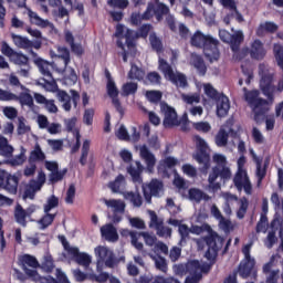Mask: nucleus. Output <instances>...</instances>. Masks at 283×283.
Listing matches in <instances>:
<instances>
[{"label": "nucleus", "mask_w": 283, "mask_h": 283, "mask_svg": "<svg viewBox=\"0 0 283 283\" xmlns=\"http://www.w3.org/2000/svg\"><path fill=\"white\" fill-rule=\"evenodd\" d=\"M220 1L224 8H228V10L231 11V17H234V19H237L239 23L244 21V18H242V14L238 11V8L235 7L234 0H220Z\"/></svg>", "instance_id": "7c9ffc66"}, {"label": "nucleus", "mask_w": 283, "mask_h": 283, "mask_svg": "<svg viewBox=\"0 0 283 283\" xmlns=\"http://www.w3.org/2000/svg\"><path fill=\"white\" fill-rule=\"evenodd\" d=\"M90 145L91 142L88 139H85L82 146V156L80 159L81 165H85L87 160V155L90 154Z\"/></svg>", "instance_id": "e2e57ef3"}, {"label": "nucleus", "mask_w": 283, "mask_h": 283, "mask_svg": "<svg viewBox=\"0 0 283 283\" xmlns=\"http://www.w3.org/2000/svg\"><path fill=\"white\" fill-rule=\"evenodd\" d=\"M161 113L164 114V126L165 127H176L180 125V119H178V114L176 109L166 103L160 104Z\"/></svg>", "instance_id": "dca6fc26"}, {"label": "nucleus", "mask_w": 283, "mask_h": 283, "mask_svg": "<svg viewBox=\"0 0 283 283\" xmlns=\"http://www.w3.org/2000/svg\"><path fill=\"white\" fill-rule=\"evenodd\" d=\"M178 232L181 238L180 244H182V242H187V240H189V234L191 233V228H188L187 224H181V226H179Z\"/></svg>", "instance_id": "6e6d98bb"}, {"label": "nucleus", "mask_w": 283, "mask_h": 283, "mask_svg": "<svg viewBox=\"0 0 283 283\" xmlns=\"http://www.w3.org/2000/svg\"><path fill=\"white\" fill-rule=\"evenodd\" d=\"M255 176L258 178V187H260L262 185V180H264L266 176V165L262 166L261 163H256Z\"/></svg>", "instance_id": "864d4df0"}, {"label": "nucleus", "mask_w": 283, "mask_h": 283, "mask_svg": "<svg viewBox=\"0 0 283 283\" xmlns=\"http://www.w3.org/2000/svg\"><path fill=\"white\" fill-rule=\"evenodd\" d=\"M106 87L107 94L112 98V103L115 109H117V112L119 113L123 112V106H120V101L118 99V88L116 87V83L114 82V80L108 78Z\"/></svg>", "instance_id": "6ab92c4d"}, {"label": "nucleus", "mask_w": 283, "mask_h": 283, "mask_svg": "<svg viewBox=\"0 0 283 283\" xmlns=\"http://www.w3.org/2000/svg\"><path fill=\"white\" fill-rule=\"evenodd\" d=\"M203 92L208 98H211L212 101H217L223 94H220L211 84H203Z\"/></svg>", "instance_id": "a18cd8bd"}, {"label": "nucleus", "mask_w": 283, "mask_h": 283, "mask_svg": "<svg viewBox=\"0 0 283 283\" xmlns=\"http://www.w3.org/2000/svg\"><path fill=\"white\" fill-rule=\"evenodd\" d=\"M72 258L80 266H84L85 269L92 264V255L80 252L78 248H72Z\"/></svg>", "instance_id": "4be33fe9"}, {"label": "nucleus", "mask_w": 283, "mask_h": 283, "mask_svg": "<svg viewBox=\"0 0 283 283\" xmlns=\"http://www.w3.org/2000/svg\"><path fill=\"white\" fill-rule=\"evenodd\" d=\"M28 217L25 209L21 207V205L15 206L14 210V219L18 222V224H21V227H27L28 221L25 220Z\"/></svg>", "instance_id": "58836bf2"}, {"label": "nucleus", "mask_w": 283, "mask_h": 283, "mask_svg": "<svg viewBox=\"0 0 283 283\" xmlns=\"http://www.w3.org/2000/svg\"><path fill=\"white\" fill-rule=\"evenodd\" d=\"M72 52L75 56H83L85 54V46H83L82 42H77L73 39Z\"/></svg>", "instance_id": "4d7b16f0"}, {"label": "nucleus", "mask_w": 283, "mask_h": 283, "mask_svg": "<svg viewBox=\"0 0 283 283\" xmlns=\"http://www.w3.org/2000/svg\"><path fill=\"white\" fill-rule=\"evenodd\" d=\"M149 19H151V6H148L146 11L143 14L138 12L132 13L130 23L133 25H140L143 21H149Z\"/></svg>", "instance_id": "c85d7f7f"}, {"label": "nucleus", "mask_w": 283, "mask_h": 283, "mask_svg": "<svg viewBox=\"0 0 283 283\" xmlns=\"http://www.w3.org/2000/svg\"><path fill=\"white\" fill-rule=\"evenodd\" d=\"M219 36L223 43H229L232 52H238L242 41H244V33L242 31H237L234 34H231L227 30H219Z\"/></svg>", "instance_id": "f8f14e48"}, {"label": "nucleus", "mask_w": 283, "mask_h": 283, "mask_svg": "<svg viewBox=\"0 0 283 283\" xmlns=\"http://www.w3.org/2000/svg\"><path fill=\"white\" fill-rule=\"evenodd\" d=\"M149 42L153 50H156V52H160V50H163V41H160V38H158L156 33H150Z\"/></svg>", "instance_id": "5fc2aeb1"}, {"label": "nucleus", "mask_w": 283, "mask_h": 283, "mask_svg": "<svg viewBox=\"0 0 283 283\" xmlns=\"http://www.w3.org/2000/svg\"><path fill=\"white\" fill-rule=\"evenodd\" d=\"M102 237H104L107 242L118 241V231L114 228L112 223L105 224L101 228Z\"/></svg>", "instance_id": "bb28decb"}, {"label": "nucleus", "mask_w": 283, "mask_h": 283, "mask_svg": "<svg viewBox=\"0 0 283 283\" xmlns=\"http://www.w3.org/2000/svg\"><path fill=\"white\" fill-rule=\"evenodd\" d=\"M21 90H25V92L20 93L18 99L15 101H19V103L25 105L27 107H34V98L30 94V90H27L24 86H21Z\"/></svg>", "instance_id": "f704fd0d"}, {"label": "nucleus", "mask_w": 283, "mask_h": 283, "mask_svg": "<svg viewBox=\"0 0 283 283\" xmlns=\"http://www.w3.org/2000/svg\"><path fill=\"white\" fill-rule=\"evenodd\" d=\"M189 199L193 200L195 202H200L201 200L209 202V200H211V197L200 189L191 188L189 190Z\"/></svg>", "instance_id": "473e14b6"}, {"label": "nucleus", "mask_w": 283, "mask_h": 283, "mask_svg": "<svg viewBox=\"0 0 283 283\" xmlns=\"http://www.w3.org/2000/svg\"><path fill=\"white\" fill-rule=\"evenodd\" d=\"M108 187L114 193H118L125 187V177L123 175L117 176L114 181L109 182Z\"/></svg>", "instance_id": "c03bdc74"}, {"label": "nucleus", "mask_w": 283, "mask_h": 283, "mask_svg": "<svg viewBox=\"0 0 283 283\" xmlns=\"http://www.w3.org/2000/svg\"><path fill=\"white\" fill-rule=\"evenodd\" d=\"M115 36L117 39H126V45L129 50L134 49V39H136V32L123 24L116 27Z\"/></svg>", "instance_id": "f3484780"}, {"label": "nucleus", "mask_w": 283, "mask_h": 283, "mask_svg": "<svg viewBox=\"0 0 283 283\" xmlns=\"http://www.w3.org/2000/svg\"><path fill=\"white\" fill-rule=\"evenodd\" d=\"M104 203L109 209H113L114 213H124L125 212V202L123 200H116V199L107 200V199H105Z\"/></svg>", "instance_id": "c9c22d12"}, {"label": "nucleus", "mask_w": 283, "mask_h": 283, "mask_svg": "<svg viewBox=\"0 0 283 283\" xmlns=\"http://www.w3.org/2000/svg\"><path fill=\"white\" fill-rule=\"evenodd\" d=\"M57 59L62 61L63 65L57 67V72H65L67 70V65L70 63V50L65 46L57 48Z\"/></svg>", "instance_id": "cd10ccee"}, {"label": "nucleus", "mask_w": 283, "mask_h": 283, "mask_svg": "<svg viewBox=\"0 0 283 283\" xmlns=\"http://www.w3.org/2000/svg\"><path fill=\"white\" fill-rule=\"evenodd\" d=\"M148 214L150 218V221H149L150 229H155V231H156L157 229H160V226L165 224V220L163 218L158 217V214H156V211L148 210Z\"/></svg>", "instance_id": "79ce46f5"}, {"label": "nucleus", "mask_w": 283, "mask_h": 283, "mask_svg": "<svg viewBox=\"0 0 283 283\" xmlns=\"http://www.w3.org/2000/svg\"><path fill=\"white\" fill-rule=\"evenodd\" d=\"M22 268L23 271L28 274V271H32V269H36L39 266V261H36V258L25 254L21 258ZM28 266H31V269H28Z\"/></svg>", "instance_id": "e433bc0d"}, {"label": "nucleus", "mask_w": 283, "mask_h": 283, "mask_svg": "<svg viewBox=\"0 0 283 283\" xmlns=\"http://www.w3.org/2000/svg\"><path fill=\"white\" fill-rule=\"evenodd\" d=\"M218 40L211 35H205L202 32L197 31L191 36V45L195 48H203V54L210 63L220 59V50H218Z\"/></svg>", "instance_id": "7ed1b4c3"}, {"label": "nucleus", "mask_w": 283, "mask_h": 283, "mask_svg": "<svg viewBox=\"0 0 283 283\" xmlns=\"http://www.w3.org/2000/svg\"><path fill=\"white\" fill-rule=\"evenodd\" d=\"M250 56L256 61H262V59L266 56V49H264L262 41L255 40L252 42L250 48Z\"/></svg>", "instance_id": "412c9836"}, {"label": "nucleus", "mask_w": 283, "mask_h": 283, "mask_svg": "<svg viewBox=\"0 0 283 283\" xmlns=\"http://www.w3.org/2000/svg\"><path fill=\"white\" fill-rule=\"evenodd\" d=\"M95 258L97 260V272L103 271V264L108 269H114L116 266V255L114 251L105 245H98L94 249Z\"/></svg>", "instance_id": "6e6552de"}, {"label": "nucleus", "mask_w": 283, "mask_h": 283, "mask_svg": "<svg viewBox=\"0 0 283 283\" xmlns=\"http://www.w3.org/2000/svg\"><path fill=\"white\" fill-rule=\"evenodd\" d=\"M156 233L159 238H171V228L166 227L165 223H163L156 229Z\"/></svg>", "instance_id": "680f3d73"}, {"label": "nucleus", "mask_w": 283, "mask_h": 283, "mask_svg": "<svg viewBox=\"0 0 283 283\" xmlns=\"http://www.w3.org/2000/svg\"><path fill=\"white\" fill-rule=\"evenodd\" d=\"M11 61H13L15 65H28V56L23 55L22 53L15 52L11 57Z\"/></svg>", "instance_id": "338daca9"}, {"label": "nucleus", "mask_w": 283, "mask_h": 283, "mask_svg": "<svg viewBox=\"0 0 283 283\" xmlns=\"http://www.w3.org/2000/svg\"><path fill=\"white\" fill-rule=\"evenodd\" d=\"M143 169L144 167L140 161H136L135 165H132L128 168V174L132 177L134 185H143V177L140 176V174H143Z\"/></svg>", "instance_id": "393cba45"}, {"label": "nucleus", "mask_w": 283, "mask_h": 283, "mask_svg": "<svg viewBox=\"0 0 283 283\" xmlns=\"http://www.w3.org/2000/svg\"><path fill=\"white\" fill-rule=\"evenodd\" d=\"M126 198L133 202L134 207H143V197L140 196V192H127Z\"/></svg>", "instance_id": "603ef678"}, {"label": "nucleus", "mask_w": 283, "mask_h": 283, "mask_svg": "<svg viewBox=\"0 0 283 283\" xmlns=\"http://www.w3.org/2000/svg\"><path fill=\"white\" fill-rule=\"evenodd\" d=\"M190 64L197 69V72L201 76H205V74H207V65H205V61L200 55L192 53L190 57Z\"/></svg>", "instance_id": "c756f323"}, {"label": "nucleus", "mask_w": 283, "mask_h": 283, "mask_svg": "<svg viewBox=\"0 0 283 283\" xmlns=\"http://www.w3.org/2000/svg\"><path fill=\"white\" fill-rule=\"evenodd\" d=\"M28 17L34 25H39L40 28H48L50 22L48 20L42 19L39 14L31 9H28Z\"/></svg>", "instance_id": "a19ab883"}, {"label": "nucleus", "mask_w": 283, "mask_h": 283, "mask_svg": "<svg viewBox=\"0 0 283 283\" xmlns=\"http://www.w3.org/2000/svg\"><path fill=\"white\" fill-rule=\"evenodd\" d=\"M253 243H248L243 247L242 253L244 255V260L239 265V275L247 280L249 275L255 273V259L251 258V248Z\"/></svg>", "instance_id": "1a4fd4ad"}, {"label": "nucleus", "mask_w": 283, "mask_h": 283, "mask_svg": "<svg viewBox=\"0 0 283 283\" xmlns=\"http://www.w3.org/2000/svg\"><path fill=\"white\" fill-rule=\"evenodd\" d=\"M12 41L17 48H20L21 50H30L32 48L33 43L25 36H21L18 34L12 33L11 34Z\"/></svg>", "instance_id": "2f4dec72"}, {"label": "nucleus", "mask_w": 283, "mask_h": 283, "mask_svg": "<svg viewBox=\"0 0 283 283\" xmlns=\"http://www.w3.org/2000/svg\"><path fill=\"white\" fill-rule=\"evenodd\" d=\"M59 207V198L55 196H51L48 198L46 203L44 205V213H46L42 219L38 221L40 229H48L52 222H54V218H56L55 213H50L51 209H56Z\"/></svg>", "instance_id": "9d476101"}, {"label": "nucleus", "mask_w": 283, "mask_h": 283, "mask_svg": "<svg viewBox=\"0 0 283 283\" xmlns=\"http://www.w3.org/2000/svg\"><path fill=\"white\" fill-rule=\"evenodd\" d=\"M45 160V153L41 149L39 144L35 145L29 157V163H43Z\"/></svg>", "instance_id": "ea45409f"}, {"label": "nucleus", "mask_w": 283, "mask_h": 283, "mask_svg": "<svg viewBox=\"0 0 283 283\" xmlns=\"http://www.w3.org/2000/svg\"><path fill=\"white\" fill-rule=\"evenodd\" d=\"M205 229L209 231V234L200 239H195V242L199 251H203V249L207 247L205 258L212 262V260H216V258L218 256V252L222 249L223 239L217 232L212 231L211 227H209L208 224H203L202 227L191 226L190 233H193L195 235H200V233H202Z\"/></svg>", "instance_id": "f03ea898"}, {"label": "nucleus", "mask_w": 283, "mask_h": 283, "mask_svg": "<svg viewBox=\"0 0 283 283\" xmlns=\"http://www.w3.org/2000/svg\"><path fill=\"white\" fill-rule=\"evenodd\" d=\"M181 101L187 104V107L198 105L201 101L200 93H182Z\"/></svg>", "instance_id": "72a5a7b5"}, {"label": "nucleus", "mask_w": 283, "mask_h": 283, "mask_svg": "<svg viewBox=\"0 0 283 283\" xmlns=\"http://www.w3.org/2000/svg\"><path fill=\"white\" fill-rule=\"evenodd\" d=\"M154 3H148V6L151 7V18L155 14L157 21H163V17H165V14H169V7H167V4L160 2L159 0H154Z\"/></svg>", "instance_id": "aec40b11"}, {"label": "nucleus", "mask_w": 283, "mask_h": 283, "mask_svg": "<svg viewBox=\"0 0 283 283\" xmlns=\"http://www.w3.org/2000/svg\"><path fill=\"white\" fill-rule=\"evenodd\" d=\"M42 269L43 271H46V273H50L54 270V260H52L51 255L44 256V261L42 262Z\"/></svg>", "instance_id": "0e129e2a"}, {"label": "nucleus", "mask_w": 283, "mask_h": 283, "mask_svg": "<svg viewBox=\"0 0 283 283\" xmlns=\"http://www.w3.org/2000/svg\"><path fill=\"white\" fill-rule=\"evenodd\" d=\"M216 167L212 168V171L209 174L208 182L210 189H220V184L216 182L218 178L222 180H231V168H229V163L227 161V156L222 154H214L212 156Z\"/></svg>", "instance_id": "20e7f679"}, {"label": "nucleus", "mask_w": 283, "mask_h": 283, "mask_svg": "<svg viewBox=\"0 0 283 283\" xmlns=\"http://www.w3.org/2000/svg\"><path fill=\"white\" fill-rule=\"evenodd\" d=\"M223 199L226 200V203L229 205V202H238L239 201V209L237 211V218L239 220H243L244 216H247V211H249V199L247 197H242L241 199L238 198V196L231 193V192H224Z\"/></svg>", "instance_id": "2eb2a0df"}, {"label": "nucleus", "mask_w": 283, "mask_h": 283, "mask_svg": "<svg viewBox=\"0 0 283 283\" xmlns=\"http://www.w3.org/2000/svg\"><path fill=\"white\" fill-rule=\"evenodd\" d=\"M36 191H41V188L34 184V180H31L24 189L23 192V200H27L29 198L30 200H34V196L36 195Z\"/></svg>", "instance_id": "4c0bfd02"}, {"label": "nucleus", "mask_w": 283, "mask_h": 283, "mask_svg": "<svg viewBox=\"0 0 283 283\" xmlns=\"http://www.w3.org/2000/svg\"><path fill=\"white\" fill-rule=\"evenodd\" d=\"M275 30H277V24L273 23V22H265L260 24L256 34L259 36H262V34H264V32H275Z\"/></svg>", "instance_id": "de8ad7c7"}, {"label": "nucleus", "mask_w": 283, "mask_h": 283, "mask_svg": "<svg viewBox=\"0 0 283 283\" xmlns=\"http://www.w3.org/2000/svg\"><path fill=\"white\" fill-rule=\"evenodd\" d=\"M209 265H202L199 261H190L186 265L179 264L174 266L176 275H185L189 273L185 283H198L202 280V273L207 272Z\"/></svg>", "instance_id": "39448f33"}, {"label": "nucleus", "mask_w": 283, "mask_h": 283, "mask_svg": "<svg viewBox=\"0 0 283 283\" xmlns=\"http://www.w3.org/2000/svg\"><path fill=\"white\" fill-rule=\"evenodd\" d=\"M144 198L148 205H151V196H163L164 185L158 179H153L149 185H142Z\"/></svg>", "instance_id": "4468645a"}, {"label": "nucleus", "mask_w": 283, "mask_h": 283, "mask_svg": "<svg viewBox=\"0 0 283 283\" xmlns=\"http://www.w3.org/2000/svg\"><path fill=\"white\" fill-rule=\"evenodd\" d=\"M139 156L145 160L147 165L148 171L151 174L154 171V167L156 166V157L151 151H149V148H147L145 145L139 146Z\"/></svg>", "instance_id": "5701e85b"}, {"label": "nucleus", "mask_w": 283, "mask_h": 283, "mask_svg": "<svg viewBox=\"0 0 283 283\" xmlns=\"http://www.w3.org/2000/svg\"><path fill=\"white\" fill-rule=\"evenodd\" d=\"M27 151L28 150L21 146L20 154L12 157L14 154V147L8 143V138L0 135V156L9 158L7 160V165H10L11 167H21V165L28 160V157H25Z\"/></svg>", "instance_id": "423d86ee"}, {"label": "nucleus", "mask_w": 283, "mask_h": 283, "mask_svg": "<svg viewBox=\"0 0 283 283\" xmlns=\"http://www.w3.org/2000/svg\"><path fill=\"white\" fill-rule=\"evenodd\" d=\"M138 90V84L134 82H127L122 87V96H129L132 94H136Z\"/></svg>", "instance_id": "8fccbe9b"}, {"label": "nucleus", "mask_w": 283, "mask_h": 283, "mask_svg": "<svg viewBox=\"0 0 283 283\" xmlns=\"http://www.w3.org/2000/svg\"><path fill=\"white\" fill-rule=\"evenodd\" d=\"M62 247L64 248V252L62 253L64 260L72 256V247H70V241L65 238V235L61 234L57 237Z\"/></svg>", "instance_id": "49530a36"}, {"label": "nucleus", "mask_w": 283, "mask_h": 283, "mask_svg": "<svg viewBox=\"0 0 283 283\" xmlns=\"http://www.w3.org/2000/svg\"><path fill=\"white\" fill-rule=\"evenodd\" d=\"M57 99L60 103H63V108L65 112H70L72 109V105L70 104V96L65 93V91H60L57 92Z\"/></svg>", "instance_id": "3c124183"}, {"label": "nucleus", "mask_w": 283, "mask_h": 283, "mask_svg": "<svg viewBox=\"0 0 283 283\" xmlns=\"http://www.w3.org/2000/svg\"><path fill=\"white\" fill-rule=\"evenodd\" d=\"M218 222H219V229H221V231H224V233H229V231L233 229V223H231V220L224 217L222 219H219Z\"/></svg>", "instance_id": "bf43d9fd"}, {"label": "nucleus", "mask_w": 283, "mask_h": 283, "mask_svg": "<svg viewBox=\"0 0 283 283\" xmlns=\"http://www.w3.org/2000/svg\"><path fill=\"white\" fill-rule=\"evenodd\" d=\"M229 109H231L229 97L221 95L220 98L217 99V116L224 118V116L229 114Z\"/></svg>", "instance_id": "a878e982"}, {"label": "nucleus", "mask_w": 283, "mask_h": 283, "mask_svg": "<svg viewBox=\"0 0 283 283\" xmlns=\"http://www.w3.org/2000/svg\"><path fill=\"white\" fill-rule=\"evenodd\" d=\"M277 244V237L275 232H269L268 237L264 239V245L266 249H273V245Z\"/></svg>", "instance_id": "052dcab7"}, {"label": "nucleus", "mask_w": 283, "mask_h": 283, "mask_svg": "<svg viewBox=\"0 0 283 283\" xmlns=\"http://www.w3.org/2000/svg\"><path fill=\"white\" fill-rule=\"evenodd\" d=\"M146 97L150 103H158L163 98V93L160 91H148Z\"/></svg>", "instance_id": "69168bd1"}, {"label": "nucleus", "mask_w": 283, "mask_h": 283, "mask_svg": "<svg viewBox=\"0 0 283 283\" xmlns=\"http://www.w3.org/2000/svg\"><path fill=\"white\" fill-rule=\"evenodd\" d=\"M232 132L233 129H231V127L222 126L214 137V143L217 147H227L229 143V134H231Z\"/></svg>", "instance_id": "b1692460"}, {"label": "nucleus", "mask_w": 283, "mask_h": 283, "mask_svg": "<svg viewBox=\"0 0 283 283\" xmlns=\"http://www.w3.org/2000/svg\"><path fill=\"white\" fill-rule=\"evenodd\" d=\"M158 70L164 74V78H166V81H170V83L176 85V87L185 88L187 85H189L187 82V75L178 72L163 57H159Z\"/></svg>", "instance_id": "0eeeda50"}, {"label": "nucleus", "mask_w": 283, "mask_h": 283, "mask_svg": "<svg viewBox=\"0 0 283 283\" xmlns=\"http://www.w3.org/2000/svg\"><path fill=\"white\" fill-rule=\"evenodd\" d=\"M192 127L197 132H202L203 134H209V130L211 129V124L209 122H197L192 124Z\"/></svg>", "instance_id": "13d9d810"}, {"label": "nucleus", "mask_w": 283, "mask_h": 283, "mask_svg": "<svg viewBox=\"0 0 283 283\" xmlns=\"http://www.w3.org/2000/svg\"><path fill=\"white\" fill-rule=\"evenodd\" d=\"M0 189H4L12 195L17 193V189H19V177L6 170H0Z\"/></svg>", "instance_id": "ddd939ff"}, {"label": "nucleus", "mask_w": 283, "mask_h": 283, "mask_svg": "<svg viewBox=\"0 0 283 283\" xmlns=\"http://www.w3.org/2000/svg\"><path fill=\"white\" fill-rule=\"evenodd\" d=\"M187 111L188 114H190V116H202V114H205V108L200 105H195V106H187Z\"/></svg>", "instance_id": "774afa93"}, {"label": "nucleus", "mask_w": 283, "mask_h": 283, "mask_svg": "<svg viewBox=\"0 0 283 283\" xmlns=\"http://www.w3.org/2000/svg\"><path fill=\"white\" fill-rule=\"evenodd\" d=\"M151 260H154L156 269L161 271V273H167V261L165 258L160 255H150Z\"/></svg>", "instance_id": "09e8293b"}, {"label": "nucleus", "mask_w": 283, "mask_h": 283, "mask_svg": "<svg viewBox=\"0 0 283 283\" xmlns=\"http://www.w3.org/2000/svg\"><path fill=\"white\" fill-rule=\"evenodd\" d=\"M31 56H33V63H35V65H38L41 74H43V76H48V78H52V72L50 71L52 67H56V70H59V63L57 64H51L50 62L36 57V53L34 51H30Z\"/></svg>", "instance_id": "a211bd4d"}, {"label": "nucleus", "mask_w": 283, "mask_h": 283, "mask_svg": "<svg viewBox=\"0 0 283 283\" xmlns=\"http://www.w3.org/2000/svg\"><path fill=\"white\" fill-rule=\"evenodd\" d=\"M128 78H130V81H143V78H145V71L135 64H132L130 71L128 72Z\"/></svg>", "instance_id": "37998d69"}, {"label": "nucleus", "mask_w": 283, "mask_h": 283, "mask_svg": "<svg viewBox=\"0 0 283 283\" xmlns=\"http://www.w3.org/2000/svg\"><path fill=\"white\" fill-rule=\"evenodd\" d=\"M234 187L237 191H244L247 196H251L253 193V185L251 184V179H249V175L247 170H238L233 178Z\"/></svg>", "instance_id": "9b49d317"}, {"label": "nucleus", "mask_w": 283, "mask_h": 283, "mask_svg": "<svg viewBox=\"0 0 283 283\" xmlns=\"http://www.w3.org/2000/svg\"><path fill=\"white\" fill-rule=\"evenodd\" d=\"M259 74L261 76L260 90L268 99L260 97V91L258 90L249 91L247 87L243 88L244 101L251 107L255 123L264 120V114L269 112V106L275 103V96L283 93V78L279 81L276 86L273 85L275 71L264 64H260Z\"/></svg>", "instance_id": "f257e3e1"}]
</instances>
